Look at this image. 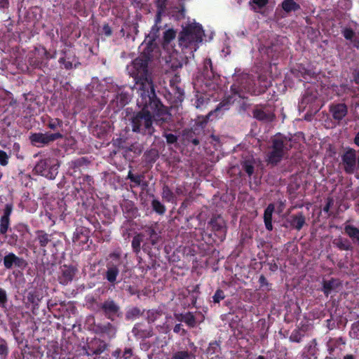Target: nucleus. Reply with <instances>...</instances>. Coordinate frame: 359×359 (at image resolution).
<instances>
[{"instance_id": "obj_13", "label": "nucleus", "mask_w": 359, "mask_h": 359, "mask_svg": "<svg viewBox=\"0 0 359 359\" xmlns=\"http://www.w3.org/2000/svg\"><path fill=\"white\" fill-rule=\"evenodd\" d=\"M287 222L290 223L291 227L299 230L302 228L305 223V217L302 213L292 215L290 218L287 219Z\"/></svg>"}, {"instance_id": "obj_14", "label": "nucleus", "mask_w": 359, "mask_h": 359, "mask_svg": "<svg viewBox=\"0 0 359 359\" xmlns=\"http://www.w3.org/2000/svg\"><path fill=\"white\" fill-rule=\"evenodd\" d=\"M331 111L332 113L333 117L335 119L341 120L342 119L347 113V109L346 105L343 104H336L332 106L331 108Z\"/></svg>"}, {"instance_id": "obj_57", "label": "nucleus", "mask_w": 359, "mask_h": 359, "mask_svg": "<svg viewBox=\"0 0 359 359\" xmlns=\"http://www.w3.org/2000/svg\"><path fill=\"white\" fill-rule=\"evenodd\" d=\"M344 359H354L352 355H346L344 356Z\"/></svg>"}, {"instance_id": "obj_2", "label": "nucleus", "mask_w": 359, "mask_h": 359, "mask_svg": "<svg viewBox=\"0 0 359 359\" xmlns=\"http://www.w3.org/2000/svg\"><path fill=\"white\" fill-rule=\"evenodd\" d=\"M151 102L139 103V97L137 102L141 111L136 114L131 120L132 130L133 132L142 134L151 135L153 133L152 118L156 122L159 121H166L170 118V114L166 109L161 104L156 95L151 97Z\"/></svg>"}, {"instance_id": "obj_10", "label": "nucleus", "mask_w": 359, "mask_h": 359, "mask_svg": "<svg viewBox=\"0 0 359 359\" xmlns=\"http://www.w3.org/2000/svg\"><path fill=\"white\" fill-rule=\"evenodd\" d=\"M175 36L176 32L172 29L166 30L163 34V48L164 51H167L170 55V60L175 57V53L172 50V46L170 45V42Z\"/></svg>"}, {"instance_id": "obj_19", "label": "nucleus", "mask_w": 359, "mask_h": 359, "mask_svg": "<svg viewBox=\"0 0 359 359\" xmlns=\"http://www.w3.org/2000/svg\"><path fill=\"white\" fill-rule=\"evenodd\" d=\"M346 233L359 245V229L357 228L348 225L345 227Z\"/></svg>"}, {"instance_id": "obj_46", "label": "nucleus", "mask_w": 359, "mask_h": 359, "mask_svg": "<svg viewBox=\"0 0 359 359\" xmlns=\"http://www.w3.org/2000/svg\"><path fill=\"white\" fill-rule=\"evenodd\" d=\"M292 341L299 342L301 340V337L297 335V333H292L290 337Z\"/></svg>"}, {"instance_id": "obj_9", "label": "nucleus", "mask_w": 359, "mask_h": 359, "mask_svg": "<svg viewBox=\"0 0 359 359\" xmlns=\"http://www.w3.org/2000/svg\"><path fill=\"white\" fill-rule=\"evenodd\" d=\"M209 224L219 239L224 240L226 235V225L224 219L221 217H217L212 219Z\"/></svg>"}, {"instance_id": "obj_49", "label": "nucleus", "mask_w": 359, "mask_h": 359, "mask_svg": "<svg viewBox=\"0 0 359 359\" xmlns=\"http://www.w3.org/2000/svg\"><path fill=\"white\" fill-rule=\"evenodd\" d=\"M113 355L116 357V358L122 359V355L121 353V351L116 350L113 353Z\"/></svg>"}, {"instance_id": "obj_60", "label": "nucleus", "mask_w": 359, "mask_h": 359, "mask_svg": "<svg viewBox=\"0 0 359 359\" xmlns=\"http://www.w3.org/2000/svg\"><path fill=\"white\" fill-rule=\"evenodd\" d=\"M177 9L178 10V12L180 13L178 15H176L177 18H179L180 15H182V13L180 11V8H177Z\"/></svg>"}, {"instance_id": "obj_5", "label": "nucleus", "mask_w": 359, "mask_h": 359, "mask_svg": "<svg viewBox=\"0 0 359 359\" xmlns=\"http://www.w3.org/2000/svg\"><path fill=\"white\" fill-rule=\"evenodd\" d=\"M289 147H291L289 140L276 137L273 140L272 148L267 155L268 163L273 165L277 164L285 156Z\"/></svg>"}, {"instance_id": "obj_8", "label": "nucleus", "mask_w": 359, "mask_h": 359, "mask_svg": "<svg viewBox=\"0 0 359 359\" xmlns=\"http://www.w3.org/2000/svg\"><path fill=\"white\" fill-rule=\"evenodd\" d=\"M62 137V135L60 133H34L29 137V140L32 144L36 147H43L45 144H48L57 139Z\"/></svg>"}, {"instance_id": "obj_41", "label": "nucleus", "mask_w": 359, "mask_h": 359, "mask_svg": "<svg viewBox=\"0 0 359 359\" xmlns=\"http://www.w3.org/2000/svg\"><path fill=\"white\" fill-rule=\"evenodd\" d=\"M358 327H359V325H354L352 327L351 330L350 332V334L352 337H354V338L359 337V333L358 334L356 332V330H358Z\"/></svg>"}, {"instance_id": "obj_12", "label": "nucleus", "mask_w": 359, "mask_h": 359, "mask_svg": "<svg viewBox=\"0 0 359 359\" xmlns=\"http://www.w3.org/2000/svg\"><path fill=\"white\" fill-rule=\"evenodd\" d=\"M4 264L6 269H11L13 266H22L25 265V262L13 253H9L4 257Z\"/></svg>"}, {"instance_id": "obj_56", "label": "nucleus", "mask_w": 359, "mask_h": 359, "mask_svg": "<svg viewBox=\"0 0 359 359\" xmlns=\"http://www.w3.org/2000/svg\"><path fill=\"white\" fill-rule=\"evenodd\" d=\"M355 143L359 146V132L358 133L355 138Z\"/></svg>"}, {"instance_id": "obj_11", "label": "nucleus", "mask_w": 359, "mask_h": 359, "mask_svg": "<svg viewBox=\"0 0 359 359\" xmlns=\"http://www.w3.org/2000/svg\"><path fill=\"white\" fill-rule=\"evenodd\" d=\"M342 161L346 172L353 173L355 168L356 156L355 151L350 149L346 151L342 156Z\"/></svg>"}, {"instance_id": "obj_22", "label": "nucleus", "mask_w": 359, "mask_h": 359, "mask_svg": "<svg viewBox=\"0 0 359 359\" xmlns=\"http://www.w3.org/2000/svg\"><path fill=\"white\" fill-rule=\"evenodd\" d=\"M268 0H252L250 5L255 12H260L261 9L266 6Z\"/></svg>"}, {"instance_id": "obj_42", "label": "nucleus", "mask_w": 359, "mask_h": 359, "mask_svg": "<svg viewBox=\"0 0 359 359\" xmlns=\"http://www.w3.org/2000/svg\"><path fill=\"white\" fill-rule=\"evenodd\" d=\"M244 168L245 172L248 174V175H251L253 173L254 168L251 164L245 163L244 165Z\"/></svg>"}, {"instance_id": "obj_25", "label": "nucleus", "mask_w": 359, "mask_h": 359, "mask_svg": "<svg viewBox=\"0 0 359 359\" xmlns=\"http://www.w3.org/2000/svg\"><path fill=\"white\" fill-rule=\"evenodd\" d=\"M167 0H157L156 5L158 7V11H157V19L156 22L160 20L161 16L165 13V8L166 7L165 1Z\"/></svg>"}, {"instance_id": "obj_39", "label": "nucleus", "mask_w": 359, "mask_h": 359, "mask_svg": "<svg viewBox=\"0 0 359 359\" xmlns=\"http://www.w3.org/2000/svg\"><path fill=\"white\" fill-rule=\"evenodd\" d=\"M11 212H12V206L9 204H7L4 209V215L1 217H6V218L9 219Z\"/></svg>"}, {"instance_id": "obj_54", "label": "nucleus", "mask_w": 359, "mask_h": 359, "mask_svg": "<svg viewBox=\"0 0 359 359\" xmlns=\"http://www.w3.org/2000/svg\"><path fill=\"white\" fill-rule=\"evenodd\" d=\"M202 103H203V100H201V98H198V99L197 100L196 103V107L197 108L200 107H201V104Z\"/></svg>"}, {"instance_id": "obj_63", "label": "nucleus", "mask_w": 359, "mask_h": 359, "mask_svg": "<svg viewBox=\"0 0 359 359\" xmlns=\"http://www.w3.org/2000/svg\"><path fill=\"white\" fill-rule=\"evenodd\" d=\"M206 62H207L208 64H210V63H211V61H210V60H208L206 61Z\"/></svg>"}, {"instance_id": "obj_32", "label": "nucleus", "mask_w": 359, "mask_h": 359, "mask_svg": "<svg viewBox=\"0 0 359 359\" xmlns=\"http://www.w3.org/2000/svg\"><path fill=\"white\" fill-rule=\"evenodd\" d=\"M225 297L224 292L221 290H217L212 297L215 303H219Z\"/></svg>"}, {"instance_id": "obj_59", "label": "nucleus", "mask_w": 359, "mask_h": 359, "mask_svg": "<svg viewBox=\"0 0 359 359\" xmlns=\"http://www.w3.org/2000/svg\"><path fill=\"white\" fill-rule=\"evenodd\" d=\"M7 4V0H2L1 7H5Z\"/></svg>"}, {"instance_id": "obj_51", "label": "nucleus", "mask_w": 359, "mask_h": 359, "mask_svg": "<svg viewBox=\"0 0 359 359\" xmlns=\"http://www.w3.org/2000/svg\"><path fill=\"white\" fill-rule=\"evenodd\" d=\"M181 330V325L180 324H177L174 327V332H176V333H179Z\"/></svg>"}, {"instance_id": "obj_30", "label": "nucleus", "mask_w": 359, "mask_h": 359, "mask_svg": "<svg viewBox=\"0 0 359 359\" xmlns=\"http://www.w3.org/2000/svg\"><path fill=\"white\" fill-rule=\"evenodd\" d=\"M154 210L158 213L163 214L165 212L164 206L158 201L154 200L152 202Z\"/></svg>"}, {"instance_id": "obj_29", "label": "nucleus", "mask_w": 359, "mask_h": 359, "mask_svg": "<svg viewBox=\"0 0 359 359\" xmlns=\"http://www.w3.org/2000/svg\"><path fill=\"white\" fill-rule=\"evenodd\" d=\"M48 126L51 130H55L57 128L62 127V121L58 118L50 119Z\"/></svg>"}, {"instance_id": "obj_31", "label": "nucleus", "mask_w": 359, "mask_h": 359, "mask_svg": "<svg viewBox=\"0 0 359 359\" xmlns=\"http://www.w3.org/2000/svg\"><path fill=\"white\" fill-rule=\"evenodd\" d=\"M142 241V236L140 235H137V236L134 237L132 245L135 250L138 251L140 248L141 242Z\"/></svg>"}, {"instance_id": "obj_28", "label": "nucleus", "mask_w": 359, "mask_h": 359, "mask_svg": "<svg viewBox=\"0 0 359 359\" xmlns=\"http://www.w3.org/2000/svg\"><path fill=\"white\" fill-rule=\"evenodd\" d=\"M172 359H193V355L187 351H179L174 354Z\"/></svg>"}, {"instance_id": "obj_48", "label": "nucleus", "mask_w": 359, "mask_h": 359, "mask_svg": "<svg viewBox=\"0 0 359 359\" xmlns=\"http://www.w3.org/2000/svg\"><path fill=\"white\" fill-rule=\"evenodd\" d=\"M60 62H62L67 69H70L72 67V64L70 62H66L64 59H60Z\"/></svg>"}, {"instance_id": "obj_44", "label": "nucleus", "mask_w": 359, "mask_h": 359, "mask_svg": "<svg viewBox=\"0 0 359 359\" xmlns=\"http://www.w3.org/2000/svg\"><path fill=\"white\" fill-rule=\"evenodd\" d=\"M132 357V351L130 348H127L125 350L124 353L122 354L123 359H130Z\"/></svg>"}, {"instance_id": "obj_6", "label": "nucleus", "mask_w": 359, "mask_h": 359, "mask_svg": "<svg viewBox=\"0 0 359 359\" xmlns=\"http://www.w3.org/2000/svg\"><path fill=\"white\" fill-rule=\"evenodd\" d=\"M113 94L110 96L111 101L109 107L114 111H118L121 108L125 106L130 100V96L123 93L121 88L112 86Z\"/></svg>"}, {"instance_id": "obj_64", "label": "nucleus", "mask_w": 359, "mask_h": 359, "mask_svg": "<svg viewBox=\"0 0 359 359\" xmlns=\"http://www.w3.org/2000/svg\"><path fill=\"white\" fill-rule=\"evenodd\" d=\"M358 165H359V157H358Z\"/></svg>"}, {"instance_id": "obj_16", "label": "nucleus", "mask_w": 359, "mask_h": 359, "mask_svg": "<svg viewBox=\"0 0 359 359\" xmlns=\"http://www.w3.org/2000/svg\"><path fill=\"white\" fill-rule=\"evenodd\" d=\"M74 276V269L65 266L62 269V275L60 277V282L63 285H66L73 279Z\"/></svg>"}, {"instance_id": "obj_50", "label": "nucleus", "mask_w": 359, "mask_h": 359, "mask_svg": "<svg viewBox=\"0 0 359 359\" xmlns=\"http://www.w3.org/2000/svg\"><path fill=\"white\" fill-rule=\"evenodd\" d=\"M343 2L345 3L346 8H349L351 7V1L349 0H341V4H342Z\"/></svg>"}, {"instance_id": "obj_52", "label": "nucleus", "mask_w": 359, "mask_h": 359, "mask_svg": "<svg viewBox=\"0 0 359 359\" xmlns=\"http://www.w3.org/2000/svg\"><path fill=\"white\" fill-rule=\"evenodd\" d=\"M356 36H358L356 38V39L355 40V38H353V42H354V45L355 46H357L358 48H359V34H358V35L356 34Z\"/></svg>"}, {"instance_id": "obj_37", "label": "nucleus", "mask_w": 359, "mask_h": 359, "mask_svg": "<svg viewBox=\"0 0 359 359\" xmlns=\"http://www.w3.org/2000/svg\"><path fill=\"white\" fill-rule=\"evenodd\" d=\"M334 243L341 250H348L349 248V245L341 239L337 240Z\"/></svg>"}, {"instance_id": "obj_38", "label": "nucleus", "mask_w": 359, "mask_h": 359, "mask_svg": "<svg viewBox=\"0 0 359 359\" xmlns=\"http://www.w3.org/2000/svg\"><path fill=\"white\" fill-rule=\"evenodd\" d=\"M8 353L7 346L4 341L0 339V355H6Z\"/></svg>"}, {"instance_id": "obj_20", "label": "nucleus", "mask_w": 359, "mask_h": 359, "mask_svg": "<svg viewBox=\"0 0 359 359\" xmlns=\"http://www.w3.org/2000/svg\"><path fill=\"white\" fill-rule=\"evenodd\" d=\"M338 285V281L337 280H330L325 281L323 284V291L328 295L332 290H334Z\"/></svg>"}, {"instance_id": "obj_40", "label": "nucleus", "mask_w": 359, "mask_h": 359, "mask_svg": "<svg viewBox=\"0 0 359 359\" xmlns=\"http://www.w3.org/2000/svg\"><path fill=\"white\" fill-rule=\"evenodd\" d=\"M163 196L165 198H166L168 201L172 199V194L168 187H165L163 191Z\"/></svg>"}, {"instance_id": "obj_26", "label": "nucleus", "mask_w": 359, "mask_h": 359, "mask_svg": "<svg viewBox=\"0 0 359 359\" xmlns=\"http://www.w3.org/2000/svg\"><path fill=\"white\" fill-rule=\"evenodd\" d=\"M0 222V233L5 234L7 232L10 225V219L6 217H1Z\"/></svg>"}, {"instance_id": "obj_3", "label": "nucleus", "mask_w": 359, "mask_h": 359, "mask_svg": "<svg viewBox=\"0 0 359 359\" xmlns=\"http://www.w3.org/2000/svg\"><path fill=\"white\" fill-rule=\"evenodd\" d=\"M271 86V81L266 76H261L257 82L252 76L243 73L236 76V82L231 86L234 95L245 98L246 94L259 95Z\"/></svg>"}, {"instance_id": "obj_34", "label": "nucleus", "mask_w": 359, "mask_h": 359, "mask_svg": "<svg viewBox=\"0 0 359 359\" xmlns=\"http://www.w3.org/2000/svg\"><path fill=\"white\" fill-rule=\"evenodd\" d=\"M6 302H7L6 292L4 289L0 287V306L5 307Z\"/></svg>"}, {"instance_id": "obj_47", "label": "nucleus", "mask_w": 359, "mask_h": 359, "mask_svg": "<svg viewBox=\"0 0 359 359\" xmlns=\"http://www.w3.org/2000/svg\"><path fill=\"white\" fill-rule=\"evenodd\" d=\"M224 105H225L224 104H222V103H221V104H219V107H217L215 109V111H210V112L208 114V118H210V117H211L214 114H217V113L219 111V109H220L222 107H224Z\"/></svg>"}, {"instance_id": "obj_23", "label": "nucleus", "mask_w": 359, "mask_h": 359, "mask_svg": "<svg viewBox=\"0 0 359 359\" xmlns=\"http://www.w3.org/2000/svg\"><path fill=\"white\" fill-rule=\"evenodd\" d=\"M103 309L104 311L109 313H115L118 311L117 305L112 301H108L104 303Z\"/></svg>"}, {"instance_id": "obj_24", "label": "nucleus", "mask_w": 359, "mask_h": 359, "mask_svg": "<svg viewBox=\"0 0 359 359\" xmlns=\"http://www.w3.org/2000/svg\"><path fill=\"white\" fill-rule=\"evenodd\" d=\"M37 239L43 247H45L50 241L49 236L42 231H37Z\"/></svg>"}, {"instance_id": "obj_18", "label": "nucleus", "mask_w": 359, "mask_h": 359, "mask_svg": "<svg viewBox=\"0 0 359 359\" xmlns=\"http://www.w3.org/2000/svg\"><path fill=\"white\" fill-rule=\"evenodd\" d=\"M118 274V269L116 265H108L107 266V271L106 272V278L107 280L111 283H114L116 280V277Z\"/></svg>"}, {"instance_id": "obj_43", "label": "nucleus", "mask_w": 359, "mask_h": 359, "mask_svg": "<svg viewBox=\"0 0 359 359\" xmlns=\"http://www.w3.org/2000/svg\"><path fill=\"white\" fill-rule=\"evenodd\" d=\"M165 138L167 140V142L170 144L174 143L177 140L176 136L172 134L165 135Z\"/></svg>"}, {"instance_id": "obj_7", "label": "nucleus", "mask_w": 359, "mask_h": 359, "mask_svg": "<svg viewBox=\"0 0 359 359\" xmlns=\"http://www.w3.org/2000/svg\"><path fill=\"white\" fill-rule=\"evenodd\" d=\"M59 164L51 163L49 160L40 161L35 166L36 172L48 179H54L57 174Z\"/></svg>"}, {"instance_id": "obj_35", "label": "nucleus", "mask_w": 359, "mask_h": 359, "mask_svg": "<svg viewBox=\"0 0 359 359\" xmlns=\"http://www.w3.org/2000/svg\"><path fill=\"white\" fill-rule=\"evenodd\" d=\"M8 162V156L4 151L0 150V164L6 165Z\"/></svg>"}, {"instance_id": "obj_33", "label": "nucleus", "mask_w": 359, "mask_h": 359, "mask_svg": "<svg viewBox=\"0 0 359 359\" xmlns=\"http://www.w3.org/2000/svg\"><path fill=\"white\" fill-rule=\"evenodd\" d=\"M128 178L137 185L140 184L142 181L141 175H135L130 171L128 173Z\"/></svg>"}, {"instance_id": "obj_45", "label": "nucleus", "mask_w": 359, "mask_h": 359, "mask_svg": "<svg viewBox=\"0 0 359 359\" xmlns=\"http://www.w3.org/2000/svg\"><path fill=\"white\" fill-rule=\"evenodd\" d=\"M103 33L106 36H110L111 34V28L109 27V25H104V27H103Z\"/></svg>"}, {"instance_id": "obj_53", "label": "nucleus", "mask_w": 359, "mask_h": 359, "mask_svg": "<svg viewBox=\"0 0 359 359\" xmlns=\"http://www.w3.org/2000/svg\"><path fill=\"white\" fill-rule=\"evenodd\" d=\"M311 73L310 72H305L304 75L303 76L304 79L305 80L308 79V77H311Z\"/></svg>"}, {"instance_id": "obj_58", "label": "nucleus", "mask_w": 359, "mask_h": 359, "mask_svg": "<svg viewBox=\"0 0 359 359\" xmlns=\"http://www.w3.org/2000/svg\"><path fill=\"white\" fill-rule=\"evenodd\" d=\"M133 31L135 32V34H137L138 32L137 27L136 25H133Z\"/></svg>"}, {"instance_id": "obj_4", "label": "nucleus", "mask_w": 359, "mask_h": 359, "mask_svg": "<svg viewBox=\"0 0 359 359\" xmlns=\"http://www.w3.org/2000/svg\"><path fill=\"white\" fill-rule=\"evenodd\" d=\"M203 36V30L201 25L195 22L189 23L180 34L179 45L184 53H187L185 50H188L193 55L202 41Z\"/></svg>"}, {"instance_id": "obj_21", "label": "nucleus", "mask_w": 359, "mask_h": 359, "mask_svg": "<svg viewBox=\"0 0 359 359\" xmlns=\"http://www.w3.org/2000/svg\"><path fill=\"white\" fill-rule=\"evenodd\" d=\"M283 9L286 12H290L292 11H296L299 7L294 1V0H285L282 4Z\"/></svg>"}, {"instance_id": "obj_17", "label": "nucleus", "mask_w": 359, "mask_h": 359, "mask_svg": "<svg viewBox=\"0 0 359 359\" xmlns=\"http://www.w3.org/2000/svg\"><path fill=\"white\" fill-rule=\"evenodd\" d=\"M254 116L261 121H272L274 118V115L271 112H266L262 109H255L254 111Z\"/></svg>"}, {"instance_id": "obj_1", "label": "nucleus", "mask_w": 359, "mask_h": 359, "mask_svg": "<svg viewBox=\"0 0 359 359\" xmlns=\"http://www.w3.org/2000/svg\"><path fill=\"white\" fill-rule=\"evenodd\" d=\"M158 30L156 25L151 28L145 40L140 46L141 55L127 67L128 74L135 81V88L139 93V103L141 104L151 102V97L156 95L147 65L149 60L158 55V50L155 42L156 39L158 36Z\"/></svg>"}, {"instance_id": "obj_55", "label": "nucleus", "mask_w": 359, "mask_h": 359, "mask_svg": "<svg viewBox=\"0 0 359 359\" xmlns=\"http://www.w3.org/2000/svg\"><path fill=\"white\" fill-rule=\"evenodd\" d=\"M13 149L15 150V151H19V149H20V144H18V143H15L13 144Z\"/></svg>"}, {"instance_id": "obj_36", "label": "nucleus", "mask_w": 359, "mask_h": 359, "mask_svg": "<svg viewBox=\"0 0 359 359\" xmlns=\"http://www.w3.org/2000/svg\"><path fill=\"white\" fill-rule=\"evenodd\" d=\"M344 36L346 39H353V38H355V40L356 39V38L358 37L356 36V34L351 30V29H344Z\"/></svg>"}, {"instance_id": "obj_15", "label": "nucleus", "mask_w": 359, "mask_h": 359, "mask_svg": "<svg viewBox=\"0 0 359 359\" xmlns=\"http://www.w3.org/2000/svg\"><path fill=\"white\" fill-rule=\"evenodd\" d=\"M274 209H275L274 205L269 204L264 211V223H265L266 228L269 231H271L273 229L272 215L274 211Z\"/></svg>"}, {"instance_id": "obj_27", "label": "nucleus", "mask_w": 359, "mask_h": 359, "mask_svg": "<svg viewBox=\"0 0 359 359\" xmlns=\"http://www.w3.org/2000/svg\"><path fill=\"white\" fill-rule=\"evenodd\" d=\"M182 320L190 327H194L196 325L195 318L190 313H187L184 315L182 317Z\"/></svg>"}, {"instance_id": "obj_62", "label": "nucleus", "mask_w": 359, "mask_h": 359, "mask_svg": "<svg viewBox=\"0 0 359 359\" xmlns=\"http://www.w3.org/2000/svg\"><path fill=\"white\" fill-rule=\"evenodd\" d=\"M257 359H265L264 356L259 355Z\"/></svg>"}, {"instance_id": "obj_61", "label": "nucleus", "mask_w": 359, "mask_h": 359, "mask_svg": "<svg viewBox=\"0 0 359 359\" xmlns=\"http://www.w3.org/2000/svg\"><path fill=\"white\" fill-rule=\"evenodd\" d=\"M329 207H330V204L328 203L326 207H325L324 210L327 212L329 210Z\"/></svg>"}]
</instances>
